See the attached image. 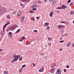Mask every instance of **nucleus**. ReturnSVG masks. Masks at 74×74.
Wrapping results in <instances>:
<instances>
[{
  "label": "nucleus",
  "instance_id": "63",
  "mask_svg": "<svg viewBox=\"0 0 74 74\" xmlns=\"http://www.w3.org/2000/svg\"><path fill=\"white\" fill-rule=\"evenodd\" d=\"M30 43L29 42V43H28L27 44H30Z\"/></svg>",
  "mask_w": 74,
  "mask_h": 74
},
{
  "label": "nucleus",
  "instance_id": "40",
  "mask_svg": "<svg viewBox=\"0 0 74 74\" xmlns=\"http://www.w3.org/2000/svg\"><path fill=\"white\" fill-rule=\"evenodd\" d=\"M56 13H59V10H56Z\"/></svg>",
  "mask_w": 74,
  "mask_h": 74
},
{
  "label": "nucleus",
  "instance_id": "22",
  "mask_svg": "<svg viewBox=\"0 0 74 74\" xmlns=\"http://www.w3.org/2000/svg\"><path fill=\"white\" fill-rule=\"evenodd\" d=\"M71 15H73L74 14V11H71L70 12Z\"/></svg>",
  "mask_w": 74,
  "mask_h": 74
},
{
  "label": "nucleus",
  "instance_id": "20",
  "mask_svg": "<svg viewBox=\"0 0 74 74\" xmlns=\"http://www.w3.org/2000/svg\"><path fill=\"white\" fill-rule=\"evenodd\" d=\"M4 74H8V72L7 71H5L3 72Z\"/></svg>",
  "mask_w": 74,
  "mask_h": 74
},
{
  "label": "nucleus",
  "instance_id": "37",
  "mask_svg": "<svg viewBox=\"0 0 74 74\" xmlns=\"http://www.w3.org/2000/svg\"><path fill=\"white\" fill-rule=\"evenodd\" d=\"M16 12L15 11V12H13V14H16Z\"/></svg>",
  "mask_w": 74,
  "mask_h": 74
},
{
  "label": "nucleus",
  "instance_id": "45",
  "mask_svg": "<svg viewBox=\"0 0 74 74\" xmlns=\"http://www.w3.org/2000/svg\"><path fill=\"white\" fill-rule=\"evenodd\" d=\"M44 58L45 59H47V56H46L44 57Z\"/></svg>",
  "mask_w": 74,
  "mask_h": 74
},
{
  "label": "nucleus",
  "instance_id": "57",
  "mask_svg": "<svg viewBox=\"0 0 74 74\" xmlns=\"http://www.w3.org/2000/svg\"><path fill=\"white\" fill-rule=\"evenodd\" d=\"M72 45H73V47H74V44H73Z\"/></svg>",
  "mask_w": 74,
  "mask_h": 74
},
{
  "label": "nucleus",
  "instance_id": "13",
  "mask_svg": "<svg viewBox=\"0 0 74 74\" xmlns=\"http://www.w3.org/2000/svg\"><path fill=\"white\" fill-rule=\"evenodd\" d=\"M25 18V16H23L21 17V21L22 22H23V21H24Z\"/></svg>",
  "mask_w": 74,
  "mask_h": 74
},
{
  "label": "nucleus",
  "instance_id": "5",
  "mask_svg": "<svg viewBox=\"0 0 74 74\" xmlns=\"http://www.w3.org/2000/svg\"><path fill=\"white\" fill-rule=\"evenodd\" d=\"M15 28H16V27H15V26H14L12 27H10V30H14Z\"/></svg>",
  "mask_w": 74,
  "mask_h": 74
},
{
  "label": "nucleus",
  "instance_id": "60",
  "mask_svg": "<svg viewBox=\"0 0 74 74\" xmlns=\"http://www.w3.org/2000/svg\"><path fill=\"white\" fill-rule=\"evenodd\" d=\"M45 47H47V46L46 45H45Z\"/></svg>",
  "mask_w": 74,
  "mask_h": 74
},
{
  "label": "nucleus",
  "instance_id": "31",
  "mask_svg": "<svg viewBox=\"0 0 74 74\" xmlns=\"http://www.w3.org/2000/svg\"><path fill=\"white\" fill-rule=\"evenodd\" d=\"M7 18L8 19H9L10 18V16H9V15H7Z\"/></svg>",
  "mask_w": 74,
  "mask_h": 74
},
{
  "label": "nucleus",
  "instance_id": "28",
  "mask_svg": "<svg viewBox=\"0 0 74 74\" xmlns=\"http://www.w3.org/2000/svg\"><path fill=\"white\" fill-rule=\"evenodd\" d=\"M32 10H33V11H34V10H37V8H32Z\"/></svg>",
  "mask_w": 74,
  "mask_h": 74
},
{
  "label": "nucleus",
  "instance_id": "33",
  "mask_svg": "<svg viewBox=\"0 0 74 74\" xmlns=\"http://www.w3.org/2000/svg\"><path fill=\"white\" fill-rule=\"evenodd\" d=\"M31 19L32 21H35V19H34V17H33L32 18H31Z\"/></svg>",
  "mask_w": 74,
  "mask_h": 74
},
{
  "label": "nucleus",
  "instance_id": "34",
  "mask_svg": "<svg viewBox=\"0 0 74 74\" xmlns=\"http://www.w3.org/2000/svg\"><path fill=\"white\" fill-rule=\"evenodd\" d=\"M64 71L65 72H66V71H67V70H66V69H64Z\"/></svg>",
  "mask_w": 74,
  "mask_h": 74
},
{
  "label": "nucleus",
  "instance_id": "46",
  "mask_svg": "<svg viewBox=\"0 0 74 74\" xmlns=\"http://www.w3.org/2000/svg\"><path fill=\"white\" fill-rule=\"evenodd\" d=\"M73 3H71L70 4V6H71V5H73Z\"/></svg>",
  "mask_w": 74,
  "mask_h": 74
},
{
  "label": "nucleus",
  "instance_id": "12",
  "mask_svg": "<svg viewBox=\"0 0 74 74\" xmlns=\"http://www.w3.org/2000/svg\"><path fill=\"white\" fill-rule=\"evenodd\" d=\"M62 9H64V8H67V6L66 5H63L62 7Z\"/></svg>",
  "mask_w": 74,
  "mask_h": 74
},
{
  "label": "nucleus",
  "instance_id": "24",
  "mask_svg": "<svg viewBox=\"0 0 74 74\" xmlns=\"http://www.w3.org/2000/svg\"><path fill=\"white\" fill-rule=\"evenodd\" d=\"M22 70H23V68H21L20 69L19 71V72L20 73H21L22 71Z\"/></svg>",
  "mask_w": 74,
  "mask_h": 74
},
{
  "label": "nucleus",
  "instance_id": "62",
  "mask_svg": "<svg viewBox=\"0 0 74 74\" xmlns=\"http://www.w3.org/2000/svg\"><path fill=\"white\" fill-rule=\"evenodd\" d=\"M73 23H74V21H73Z\"/></svg>",
  "mask_w": 74,
  "mask_h": 74
},
{
  "label": "nucleus",
  "instance_id": "44",
  "mask_svg": "<svg viewBox=\"0 0 74 74\" xmlns=\"http://www.w3.org/2000/svg\"><path fill=\"white\" fill-rule=\"evenodd\" d=\"M22 41H23V40H22V39H20L19 40V41L22 42Z\"/></svg>",
  "mask_w": 74,
  "mask_h": 74
},
{
  "label": "nucleus",
  "instance_id": "59",
  "mask_svg": "<svg viewBox=\"0 0 74 74\" xmlns=\"http://www.w3.org/2000/svg\"><path fill=\"white\" fill-rule=\"evenodd\" d=\"M65 36V35H62V36H63H63Z\"/></svg>",
  "mask_w": 74,
  "mask_h": 74
},
{
  "label": "nucleus",
  "instance_id": "36",
  "mask_svg": "<svg viewBox=\"0 0 74 74\" xmlns=\"http://www.w3.org/2000/svg\"><path fill=\"white\" fill-rule=\"evenodd\" d=\"M61 23H65L66 22L65 21H62L61 22Z\"/></svg>",
  "mask_w": 74,
  "mask_h": 74
},
{
  "label": "nucleus",
  "instance_id": "48",
  "mask_svg": "<svg viewBox=\"0 0 74 74\" xmlns=\"http://www.w3.org/2000/svg\"><path fill=\"white\" fill-rule=\"evenodd\" d=\"M41 55H44V53H42L41 54Z\"/></svg>",
  "mask_w": 74,
  "mask_h": 74
},
{
  "label": "nucleus",
  "instance_id": "43",
  "mask_svg": "<svg viewBox=\"0 0 74 74\" xmlns=\"http://www.w3.org/2000/svg\"><path fill=\"white\" fill-rule=\"evenodd\" d=\"M64 42V40H62L60 41V42Z\"/></svg>",
  "mask_w": 74,
  "mask_h": 74
},
{
  "label": "nucleus",
  "instance_id": "56",
  "mask_svg": "<svg viewBox=\"0 0 74 74\" xmlns=\"http://www.w3.org/2000/svg\"><path fill=\"white\" fill-rule=\"evenodd\" d=\"M52 1V0H49V1H50V2H51Z\"/></svg>",
  "mask_w": 74,
  "mask_h": 74
},
{
  "label": "nucleus",
  "instance_id": "32",
  "mask_svg": "<svg viewBox=\"0 0 74 74\" xmlns=\"http://www.w3.org/2000/svg\"><path fill=\"white\" fill-rule=\"evenodd\" d=\"M33 32L34 33H37V32H38V31H37V30H34Z\"/></svg>",
  "mask_w": 74,
  "mask_h": 74
},
{
  "label": "nucleus",
  "instance_id": "2",
  "mask_svg": "<svg viewBox=\"0 0 74 74\" xmlns=\"http://www.w3.org/2000/svg\"><path fill=\"white\" fill-rule=\"evenodd\" d=\"M6 10V8H3L1 9H0V14H2L4 12V11Z\"/></svg>",
  "mask_w": 74,
  "mask_h": 74
},
{
  "label": "nucleus",
  "instance_id": "38",
  "mask_svg": "<svg viewBox=\"0 0 74 74\" xmlns=\"http://www.w3.org/2000/svg\"><path fill=\"white\" fill-rule=\"evenodd\" d=\"M71 2V0H69V1H68V3H70Z\"/></svg>",
  "mask_w": 74,
  "mask_h": 74
},
{
  "label": "nucleus",
  "instance_id": "1",
  "mask_svg": "<svg viewBox=\"0 0 74 74\" xmlns=\"http://www.w3.org/2000/svg\"><path fill=\"white\" fill-rule=\"evenodd\" d=\"M14 59L11 61V63H14L15 62H16L18 60L19 58H20V56L19 55H14Z\"/></svg>",
  "mask_w": 74,
  "mask_h": 74
},
{
  "label": "nucleus",
  "instance_id": "39",
  "mask_svg": "<svg viewBox=\"0 0 74 74\" xmlns=\"http://www.w3.org/2000/svg\"><path fill=\"white\" fill-rule=\"evenodd\" d=\"M22 58L21 57V58H20V59L19 60L20 61H21V60H22Z\"/></svg>",
  "mask_w": 74,
  "mask_h": 74
},
{
  "label": "nucleus",
  "instance_id": "26",
  "mask_svg": "<svg viewBox=\"0 0 74 74\" xmlns=\"http://www.w3.org/2000/svg\"><path fill=\"white\" fill-rule=\"evenodd\" d=\"M25 39L26 38H25V37H23L21 38V40H25Z\"/></svg>",
  "mask_w": 74,
  "mask_h": 74
},
{
  "label": "nucleus",
  "instance_id": "52",
  "mask_svg": "<svg viewBox=\"0 0 74 74\" xmlns=\"http://www.w3.org/2000/svg\"><path fill=\"white\" fill-rule=\"evenodd\" d=\"M21 6H23L24 5L23 4H21L20 5Z\"/></svg>",
  "mask_w": 74,
  "mask_h": 74
},
{
  "label": "nucleus",
  "instance_id": "17",
  "mask_svg": "<svg viewBox=\"0 0 74 74\" xmlns=\"http://www.w3.org/2000/svg\"><path fill=\"white\" fill-rule=\"evenodd\" d=\"M54 70H55V69H51V73H53V71H54Z\"/></svg>",
  "mask_w": 74,
  "mask_h": 74
},
{
  "label": "nucleus",
  "instance_id": "11",
  "mask_svg": "<svg viewBox=\"0 0 74 74\" xmlns=\"http://www.w3.org/2000/svg\"><path fill=\"white\" fill-rule=\"evenodd\" d=\"M53 10L49 14V15L50 17H51V16L53 15Z\"/></svg>",
  "mask_w": 74,
  "mask_h": 74
},
{
  "label": "nucleus",
  "instance_id": "50",
  "mask_svg": "<svg viewBox=\"0 0 74 74\" xmlns=\"http://www.w3.org/2000/svg\"><path fill=\"white\" fill-rule=\"evenodd\" d=\"M49 46H51V43H49Z\"/></svg>",
  "mask_w": 74,
  "mask_h": 74
},
{
  "label": "nucleus",
  "instance_id": "21",
  "mask_svg": "<svg viewBox=\"0 0 74 74\" xmlns=\"http://www.w3.org/2000/svg\"><path fill=\"white\" fill-rule=\"evenodd\" d=\"M37 5V4H36V5H33L32 6H31L32 8H34V7L36 8L37 7V6L36 5Z\"/></svg>",
  "mask_w": 74,
  "mask_h": 74
},
{
  "label": "nucleus",
  "instance_id": "47",
  "mask_svg": "<svg viewBox=\"0 0 74 74\" xmlns=\"http://www.w3.org/2000/svg\"><path fill=\"white\" fill-rule=\"evenodd\" d=\"M62 50H63V49H59L60 51H62Z\"/></svg>",
  "mask_w": 74,
  "mask_h": 74
},
{
  "label": "nucleus",
  "instance_id": "35",
  "mask_svg": "<svg viewBox=\"0 0 74 74\" xmlns=\"http://www.w3.org/2000/svg\"><path fill=\"white\" fill-rule=\"evenodd\" d=\"M41 3V1H38V3Z\"/></svg>",
  "mask_w": 74,
  "mask_h": 74
},
{
  "label": "nucleus",
  "instance_id": "6",
  "mask_svg": "<svg viewBox=\"0 0 74 74\" xmlns=\"http://www.w3.org/2000/svg\"><path fill=\"white\" fill-rule=\"evenodd\" d=\"M52 5H55L56 4V3L57 2L56 0H53L52 2Z\"/></svg>",
  "mask_w": 74,
  "mask_h": 74
},
{
  "label": "nucleus",
  "instance_id": "51",
  "mask_svg": "<svg viewBox=\"0 0 74 74\" xmlns=\"http://www.w3.org/2000/svg\"><path fill=\"white\" fill-rule=\"evenodd\" d=\"M3 51V49H0V52H1V51Z\"/></svg>",
  "mask_w": 74,
  "mask_h": 74
},
{
  "label": "nucleus",
  "instance_id": "42",
  "mask_svg": "<svg viewBox=\"0 0 74 74\" xmlns=\"http://www.w3.org/2000/svg\"><path fill=\"white\" fill-rule=\"evenodd\" d=\"M65 24L66 25H69V23H68L67 22H66L65 23Z\"/></svg>",
  "mask_w": 74,
  "mask_h": 74
},
{
  "label": "nucleus",
  "instance_id": "30",
  "mask_svg": "<svg viewBox=\"0 0 74 74\" xmlns=\"http://www.w3.org/2000/svg\"><path fill=\"white\" fill-rule=\"evenodd\" d=\"M48 39L49 41L50 40L51 41V40H52V39L51 38H48Z\"/></svg>",
  "mask_w": 74,
  "mask_h": 74
},
{
  "label": "nucleus",
  "instance_id": "4",
  "mask_svg": "<svg viewBox=\"0 0 74 74\" xmlns=\"http://www.w3.org/2000/svg\"><path fill=\"white\" fill-rule=\"evenodd\" d=\"M61 73H62L61 70H60V69H58L57 70L56 74H61Z\"/></svg>",
  "mask_w": 74,
  "mask_h": 74
},
{
  "label": "nucleus",
  "instance_id": "41",
  "mask_svg": "<svg viewBox=\"0 0 74 74\" xmlns=\"http://www.w3.org/2000/svg\"><path fill=\"white\" fill-rule=\"evenodd\" d=\"M36 18L37 20L39 19V18H40V17H36Z\"/></svg>",
  "mask_w": 74,
  "mask_h": 74
},
{
  "label": "nucleus",
  "instance_id": "18",
  "mask_svg": "<svg viewBox=\"0 0 74 74\" xmlns=\"http://www.w3.org/2000/svg\"><path fill=\"white\" fill-rule=\"evenodd\" d=\"M49 25V23H45V26H48Z\"/></svg>",
  "mask_w": 74,
  "mask_h": 74
},
{
  "label": "nucleus",
  "instance_id": "3",
  "mask_svg": "<svg viewBox=\"0 0 74 74\" xmlns=\"http://www.w3.org/2000/svg\"><path fill=\"white\" fill-rule=\"evenodd\" d=\"M5 26H4L3 28V31L1 32V34L2 35H4L5 34Z\"/></svg>",
  "mask_w": 74,
  "mask_h": 74
},
{
  "label": "nucleus",
  "instance_id": "27",
  "mask_svg": "<svg viewBox=\"0 0 74 74\" xmlns=\"http://www.w3.org/2000/svg\"><path fill=\"white\" fill-rule=\"evenodd\" d=\"M29 12V13H30V14H32V13H34V11H33L32 10H30Z\"/></svg>",
  "mask_w": 74,
  "mask_h": 74
},
{
  "label": "nucleus",
  "instance_id": "25",
  "mask_svg": "<svg viewBox=\"0 0 74 74\" xmlns=\"http://www.w3.org/2000/svg\"><path fill=\"white\" fill-rule=\"evenodd\" d=\"M46 29L47 30H49V29H50V27L49 26H48L47 28H46Z\"/></svg>",
  "mask_w": 74,
  "mask_h": 74
},
{
  "label": "nucleus",
  "instance_id": "54",
  "mask_svg": "<svg viewBox=\"0 0 74 74\" xmlns=\"http://www.w3.org/2000/svg\"><path fill=\"white\" fill-rule=\"evenodd\" d=\"M65 36H67V35H68V34H64Z\"/></svg>",
  "mask_w": 74,
  "mask_h": 74
},
{
  "label": "nucleus",
  "instance_id": "23",
  "mask_svg": "<svg viewBox=\"0 0 74 74\" xmlns=\"http://www.w3.org/2000/svg\"><path fill=\"white\" fill-rule=\"evenodd\" d=\"M20 32V29H18L17 31L15 32V33H19V32Z\"/></svg>",
  "mask_w": 74,
  "mask_h": 74
},
{
  "label": "nucleus",
  "instance_id": "49",
  "mask_svg": "<svg viewBox=\"0 0 74 74\" xmlns=\"http://www.w3.org/2000/svg\"><path fill=\"white\" fill-rule=\"evenodd\" d=\"M66 68H69V66L68 65H67L66 66Z\"/></svg>",
  "mask_w": 74,
  "mask_h": 74
},
{
  "label": "nucleus",
  "instance_id": "16",
  "mask_svg": "<svg viewBox=\"0 0 74 74\" xmlns=\"http://www.w3.org/2000/svg\"><path fill=\"white\" fill-rule=\"evenodd\" d=\"M10 22H8L7 23L5 24V25H4V26H5V27H6V26H7V25H10Z\"/></svg>",
  "mask_w": 74,
  "mask_h": 74
},
{
  "label": "nucleus",
  "instance_id": "15",
  "mask_svg": "<svg viewBox=\"0 0 74 74\" xmlns=\"http://www.w3.org/2000/svg\"><path fill=\"white\" fill-rule=\"evenodd\" d=\"M56 66V65L55 64H52V66H51V67L52 68H53L54 67H55V66Z\"/></svg>",
  "mask_w": 74,
  "mask_h": 74
},
{
  "label": "nucleus",
  "instance_id": "64",
  "mask_svg": "<svg viewBox=\"0 0 74 74\" xmlns=\"http://www.w3.org/2000/svg\"><path fill=\"white\" fill-rule=\"evenodd\" d=\"M16 27H18V25H16Z\"/></svg>",
  "mask_w": 74,
  "mask_h": 74
},
{
  "label": "nucleus",
  "instance_id": "29",
  "mask_svg": "<svg viewBox=\"0 0 74 74\" xmlns=\"http://www.w3.org/2000/svg\"><path fill=\"white\" fill-rule=\"evenodd\" d=\"M26 65H25V64L23 65L22 66V68H23V67H26Z\"/></svg>",
  "mask_w": 74,
  "mask_h": 74
},
{
  "label": "nucleus",
  "instance_id": "7",
  "mask_svg": "<svg viewBox=\"0 0 74 74\" xmlns=\"http://www.w3.org/2000/svg\"><path fill=\"white\" fill-rule=\"evenodd\" d=\"M44 70V68H42L40 69V70H38L39 72H43Z\"/></svg>",
  "mask_w": 74,
  "mask_h": 74
},
{
  "label": "nucleus",
  "instance_id": "58",
  "mask_svg": "<svg viewBox=\"0 0 74 74\" xmlns=\"http://www.w3.org/2000/svg\"><path fill=\"white\" fill-rule=\"evenodd\" d=\"M44 0L45 1V2H46V1H47V0Z\"/></svg>",
  "mask_w": 74,
  "mask_h": 74
},
{
  "label": "nucleus",
  "instance_id": "9",
  "mask_svg": "<svg viewBox=\"0 0 74 74\" xmlns=\"http://www.w3.org/2000/svg\"><path fill=\"white\" fill-rule=\"evenodd\" d=\"M22 14V12L21 11H18V14H17L18 16H21V14Z\"/></svg>",
  "mask_w": 74,
  "mask_h": 74
},
{
  "label": "nucleus",
  "instance_id": "61",
  "mask_svg": "<svg viewBox=\"0 0 74 74\" xmlns=\"http://www.w3.org/2000/svg\"><path fill=\"white\" fill-rule=\"evenodd\" d=\"M61 32H63V30H61Z\"/></svg>",
  "mask_w": 74,
  "mask_h": 74
},
{
  "label": "nucleus",
  "instance_id": "10",
  "mask_svg": "<svg viewBox=\"0 0 74 74\" xmlns=\"http://www.w3.org/2000/svg\"><path fill=\"white\" fill-rule=\"evenodd\" d=\"M58 27L60 29H61V28H63L64 27V25H58Z\"/></svg>",
  "mask_w": 74,
  "mask_h": 74
},
{
  "label": "nucleus",
  "instance_id": "19",
  "mask_svg": "<svg viewBox=\"0 0 74 74\" xmlns=\"http://www.w3.org/2000/svg\"><path fill=\"white\" fill-rule=\"evenodd\" d=\"M70 44H71L70 42H68L67 43L66 46L67 47H69L70 45Z\"/></svg>",
  "mask_w": 74,
  "mask_h": 74
},
{
  "label": "nucleus",
  "instance_id": "55",
  "mask_svg": "<svg viewBox=\"0 0 74 74\" xmlns=\"http://www.w3.org/2000/svg\"><path fill=\"white\" fill-rule=\"evenodd\" d=\"M59 9H62V8L61 7L59 8Z\"/></svg>",
  "mask_w": 74,
  "mask_h": 74
},
{
  "label": "nucleus",
  "instance_id": "14",
  "mask_svg": "<svg viewBox=\"0 0 74 74\" xmlns=\"http://www.w3.org/2000/svg\"><path fill=\"white\" fill-rule=\"evenodd\" d=\"M12 32H10L8 33V35L10 36V37H11L12 36Z\"/></svg>",
  "mask_w": 74,
  "mask_h": 74
},
{
  "label": "nucleus",
  "instance_id": "8",
  "mask_svg": "<svg viewBox=\"0 0 74 74\" xmlns=\"http://www.w3.org/2000/svg\"><path fill=\"white\" fill-rule=\"evenodd\" d=\"M21 1H23V2H24V3H27V2H29V0H20Z\"/></svg>",
  "mask_w": 74,
  "mask_h": 74
},
{
  "label": "nucleus",
  "instance_id": "53",
  "mask_svg": "<svg viewBox=\"0 0 74 74\" xmlns=\"http://www.w3.org/2000/svg\"><path fill=\"white\" fill-rule=\"evenodd\" d=\"M33 65L34 66H36V64H33Z\"/></svg>",
  "mask_w": 74,
  "mask_h": 74
}]
</instances>
